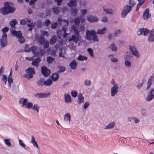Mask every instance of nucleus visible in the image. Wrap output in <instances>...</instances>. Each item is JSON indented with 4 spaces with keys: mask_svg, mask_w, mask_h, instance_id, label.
<instances>
[{
    "mask_svg": "<svg viewBox=\"0 0 154 154\" xmlns=\"http://www.w3.org/2000/svg\"><path fill=\"white\" fill-rule=\"evenodd\" d=\"M90 104V102L89 101H87L85 102L84 105L83 107L84 109H86L88 106Z\"/></svg>",
    "mask_w": 154,
    "mask_h": 154,
    "instance_id": "obj_58",
    "label": "nucleus"
},
{
    "mask_svg": "<svg viewBox=\"0 0 154 154\" xmlns=\"http://www.w3.org/2000/svg\"><path fill=\"white\" fill-rule=\"evenodd\" d=\"M80 38V36L79 35L74 34L70 38L68 41L69 42H71V41H72L74 42H75L76 43L78 42V41L80 40L79 39Z\"/></svg>",
    "mask_w": 154,
    "mask_h": 154,
    "instance_id": "obj_9",
    "label": "nucleus"
},
{
    "mask_svg": "<svg viewBox=\"0 0 154 154\" xmlns=\"http://www.w3.org/2000/svg\"><path fill=\"white\" fill-rule=\"evenodd\" d=\"M154 98V88L151 89L149 92L148 95L146 98V100L150 101Z\"/></svg>",
    "mask_w": 154,
    "mask_h": 154,
    "instance_id": "obj_7",
    "label": "nucleus"
},
{
    "mask_svg": "<svg viewBox=\"0 0 154 154\" xmlns=\"http://www.w3.org/2000/svg\"><path fill=\"white\" fill-rule=\"evenodd\" d=\"M87 51L88 52L90 55L91 57L93 56V52L92 49H91V48H88L87 49Z\"/></svg>",
    "mask_w": 154,
    "mask_h": 154,
    "instance_id": "obj_57",
    "label": "nucleus"
},
{
    "mask_svg": "<svg viewBox=\"0 0 154 154\" xmlns=\"http://www.w3.org/2000/svg\"><path fill=\"white\" fill-rule=\"evenodd\" d=\"M131 57L130 56L126 55L125 57V65L127 67H129L131 65V63L130 61H128V59Z\"/></svg>",
    "mask_w": 154,
    "mask_h": 154,
    "instance_id": "obj_18",
    "label": "nucleus"
},
{
    "mask_svg": "<svg viewBox=\"0 0 154 154\" xmlns=\"http://www.w3.org/2000/svg\"><path fill=\"white\" fill-rule=\"evenodd\" d=\"M116 124V123L115 122H112L109 124L105 128V129H110L112 128H113L114 127L115 125Z\"/></svg>",
    "mask_w": 154,
    "mask_h": 154,
    "instance_id": "obj_28",
    "label": "nucleus"
},
{
    "mask_svg": "<svg viewBox=\"0 0 154 154\" xmlns=\"http://www.w3.org/2000/svg\"><path fill=\"white\" fill-rule=\"evenodd\" d=\"M106 29V27H104L101 29H98L96 32L93 29H91V30L87 29L86 31L85 38L88 41H91L92 40L94 42H98L99 40L97 34H104L105 33Z\"/></svg>",
    "mask_w": 154,
    "mask_h": 154,
    "instance_id": "obj_1",
    "label": "nucleus"
},
{
    "mask_svg": "<svg viewBox=\"0 0 154 154\" xmlns=\"http://www.w3.org/2000/svg\"><path fill=\"white\" fill-rule=\"evenodd\" d=\"M71 94L73 97H75L77 96L78 93L76 91L72 90L71 91Z\"/></svg>",
    "mask_w": 154,
    "mask_h": 154,
    "instance_id": "obj_53",
    "label": "nucleus"
},
{
    "mask_svg": "<svg viewBox=\"0 0 154 154\" xmlns=\"http://www.w3.org/2000/svg\"><path fill=\"white\" fill-rule=\"evenodd\" d=\"M154 77L153 75H151L149 78L147 82V86L146 88V90H148L151 87L152 82L154 81Z\"/></svg>",
    "mask_w": 154,
    "mask_h": 154,
    "instance_id": "obj_13",
    "label": "nucleus"
},
{
    "mask_svg": "<svg viewBox=\"0 0 154 154\" xmlns=\"http://www.w3.org/2000/svg\"><path fill=\"white\" fill-rule=\"evenodd\" d=\"M151 14L149 13V8L145 9V20H147L150 18Z\"/></svg>",
    "mask_w": 154,
    "mask_h": 154,
    "instance_id": "obj_16",
    "label": "nucleus"
},
{
    "mask_svg": "<svg viewBox=\"0 0 154 154\" xmlns=\"http://www.w3.org/2000/svg\"><path fill=\"white\" fill-rule=\"evenodd\" d=\"M71 116L69 113H67L65 114L64 116V120L65 121L69 122L70 121Z\"/></svg>",
    "mask_w": 154,
    "mask_h": 154,
    "instance_id": "obj_38",
    "label": "nucleus"
},
{
    "mask_svg": "<svg viewBox=\"0 0 154 154\" xmlns=\"http://www.w3.org/2000/svg\"><path fill=\"white\" fill-rule=\"evenodd\" d=\"M66 28L65 27L63 26L62 27V29L60 31V30H58L57 33H58L59 34L60 32H61V31H62L64 33L63 37H65L67 35V33L66 32Z\"/></svg>",
    "mask_w": 154,
    "mask_h": 154,
    "instance_id": "obj_36",
    "label": "nucleus"
},
{
    "mask_svg": "<svg viewBox=\"0 0 154 154\" xmlns=\"http://www.w3.org/2000/svg\"><path fill=\"white\" fill-rule=\"evenodd\" d=\"M4 7L0 9V12L3 15H5L8 14L7 6L4 5Z\"/></svg>",
    "mask_w": 154,
    "mask_h": 154,
    "instance_id": "obj_22",
    "label": "nucleus"
},
{
    "mask_svg": "<svg viewBox=\"0 0 154 154\" xmlns=\"http://www.w3.org/2000/svg\"><path fill=\"white\" fill-rule=\"evenodd\" d=\"M10 139H4V141L5 144L8 146H10L11 145V143L10 142Z\"/></svg>",
    "mask_w": 154,
    "mask_h": 154,
    "instance_id": "obj_47",
    "label": "nucleus"
},
{
    "mask_svg": "<svg viewBox=\"0 0 154 154\" xmlns=\"http://www.w3.org/2000/svg\"><path fill=\"white\" fill-rule=\"evenodd\" d=\"M31 50L32 52L33 53L34 56L36 55V52H38L37 51V50L38 49V47L36 46H33L31 47Z\"/></svg>",
    "mask_w": 154,
    "mask_h": 154,
    "instance_id": "obj_39",
    "label": "nucleus"
},
{
    "mask_svg": "<svg viewBox=\"0 0 154 154\" xmlns=\"http://www.w3.org/2000/svg\"><path fill=\"white\" fill-rule=\"evenodd\" d=\"M109 48L111 49L112 51H117V48L115 44L114 43H112L111 44Z\"/></svg>",
    "mask_w": 154,
    "mask_h": 154,
    "instance_id": "obj_45",
    "label": "nucleus"
},
{
    "mask_svg": "<svg viewBox=\"0 0 154 154\" xmlns=\"http://www.w3.org/2000/svg\"><path fill=\"white\" fill-rule=\"evenodd\" d=\"M129 49L130 51L132 53V54L136 57H138L139 54L136 49V48L134 45H130L129 47Z\"/></svg>",
    "mask_w": 154,
    "mask_h": 154,
    "instance_id": "obj_5",
    "label": "nucleus"
},
{
    "mask_svg": "<svg viewBox=\"0 0 154 154\" xmlns=\"http://www.w3.org/2000/svg\"><path fill=\"white\" fill-rule=\"evenodd\" d=\"M59 70L58 71V73L63 72L65 70V67L64 66H60L59 67Z\"/></svg>",
    "mask_w": 154,
    "mask_h": 154,
    "instance_id": "obj_49",
    "label": "nucleus"
},
{
    "mask_svg": "<svg viewBox=\"0 0 154 154\" xmlns=\"http://www.w3.org/2000/svg\"><path fill=\"white\" fill-rule=\"evenodd\" d=\"M8 30V28L6 27H5L2 29V31L3 33V34H6L5 32H7Z\"/></svg>",
    "mask_w": 154,
    "mask_h": 154,
    "instance_id": "obj_62",
    "label": "nucleus"
},
{
    "mask_svg": "<svg viewBox=\"0 0 154 154\" xmlns=\"http://www.w3.org/2000/svg\"><path fill=\"white\" fill-rule=\"evenodd\" d=\"M139 2L138 3V5H137L136 11H137V10H138V9L141 6L142 4H143L144 3V1H141L140 2Z\"/></svg>",
    "mask_w": 154,
    "mask_h": 154,
    "instance_id": "obj_56",
    "label": "nucleus"
},
{
    "mask_svg": "<svg viewBox=\"0 0 154 154\" xmlns=\"http://www.w3.org/2000/svg\"><path fill=\"white\" fill-rule=\"evenodd\" d=\"M31 48L29 47V45H26L25 47V51L26 52H30L31 51Z\"/></svg>",
    "mask_w": 154,
    "mask_h": 154,
    "instance_id": "obj_55",
    "label": "nucleus"
},
{
    "mask_svg": "<svg viewBox=\"0 0 154 154\" xmlns=\"http://www.w3.org/2000/svg\"><path fill=\"white\" fill-rule=\"evenodd\" d=\"M31 20L27 18H25L21 20L20 21V24L21 25H26L27 23H31Z\"/></svg>",
    "mask_w": 154,
    "mask_h": 154,
    "instance_id": "obj_21",
    "label": "nucleus"
},
{
    "mask_svg": "<svg viewBox=\"0 0 154 154\" xmlns=\"http://www.w3.org/2000/svg\"><path fill=\"white\" fill-rule=\"evenodd\" d=\"M78 100L77 103L79 104L83 102L84 100V97L81 93L79 94L77 97Z\"/></svg>",
    "mask_w": 154,
    "mask_h": 154,
    "instance_id": "obj_20",
    "label": "nucleus"
},
{
    "mask_svg": "<svg viewBox=\"0 0 154 154\" xmlns=\"http://www.w3.org/2000/svg\"><path fill=\"white\" fill-rule=\"evenodd\" d=\"M45 50L40 49L39 52H36V55H35V56L41 57L45 54Z\"/></svg>",
    "mask_w": 154,
    "mask_h": 154,
    "instance_id": "obj_26",
    "label": "nucleus"
},
{
    "mask_svg": "<svg viewBox=\"0 0 154 154\" xmlns=\"http://www.w3.org/2000/svg\"><path fill=\"white\" fill-rule=\"evenodd\" d=\"M121 33V31L120 29H119L116 30L114 33V35L116 36H117L118 35Z\"/></svg>",
    "mask_w": 154,
    "mask_h": 154,
    "instance_id": "obj_64",
    "label": "nucleus"
},
{
    "mask_svg": "<svg viewBox=\"0 0 154 154\" xmlns=\"http://www.w3.org/2000/svg\"><path fill=\"white\" fill-rule=\"evenodd\" d=\"M132 8L128 5H126L124 6L122 8L121 16V17L125 18L128 13L131 10Z\"/></svg>",
    "mask_w": 154,
    "mask_h": 154,
    "instance_id": "obj_3",
    "label": "nucleus"
},
{
    "mask_svg": "<svg viewBox=\"0 0 154 154\" xmlns=\"http://www.w3.org/2000/svg\"><path fill=\"white\" fill-rule=\"evenodd\" d=\"M51 78L52 81H56L59 78V75L57 73H53L51 75Z\"/></svg>",
    "mask_w": 154,
    "mask_h": 154,
    "instance_id": "obj_27",
    "label": "nucleus"
},
{
    "mask_svg": "<svg viewBox=\"0 0 154 154\" xmlns=\"http://www.w3.org/2000/svg\"><path fill=\"white\" fill-rule=\"evenodd\" d=\"M50 95V93H37L35 95V97L37 98H44L48 97Z\"/></svg>",
    "mask_w": 154,
    "mask_h": 154,
    "instance_id": "obj_11",
    "label": "nucleus"
},
{
    "mask_svg": "<svg viewBox=\"0 0 154 154\" xmlns=\"http://www.w3.org/2000/svg\"><path fill=\"white\" fill-rule=\"evenodd\" d=\"M7 34H3L2 36V38L0 41V45L2 48L5 47L7 45Z\"/></svg>",
    "mask_w": 154,
    "mask_h": 154,
    "instance_id": "obj_4",
    "label": "nucleus"
},
{
    "mask_svg": "<svg viewBox=\"0 0 154 154\" xmlns=\"http://www.w3.org/2000/svg\"><path fill=\"white\" fill-rule=\"evenodd\" d=\"M87 19L88 21L91 23L97 22L98 20V18L96 17L93 15L88 16Z\"/></svg>",
    "mask_w": 154,
    "mask_h": 154,
    "instance_id": "obj_12",
    "label": "nucleus"
},
{
    "mask_svg": "<svg viewBox=\"0 0 154 154\" xmlns=\"http://www.w3.org/2000/svg\"><path fill=\"white\" fill-rule=\"evenodd\" d=\"M52 11L54 13L57 14L60 12V8L59 7H54L53 8Z\"/></svg>",
    "mask_w": 154,
    "mask_h": 154,
    "instance_id": "obj_40",
    "label": "nucleus"
},
{
    "mask_svg": "<svg viewBox=\"0 0 154 154\" xmlns=\"http://www.w3.org/2000/svg\"><path fill=\"white\" fill-rule=\"evenodd\" d=\"M33 106V103L32 102H28L26 104L25 106V107L26 108H27L28 109H31L32 108Z\"/></svg>",
    "mask_w": 154,
    "mask_h": 154,
    "instance_id": "obj_42",
    "label": "nucleus"
},
{
    "mask_svg": "<svg viewBox=\"0 0 154 154\" xmlns=\"http://www.w3.org/2000/svg\"><path fill=\"white\" fill-rule=\"evenodd\" d=\"M110 95L112 97L116 95L119 91V86H112L110 89Z\"/></svg>",
    "mask_w": 154,
    "mask_h": 154,
    "instance_id": "obj_6",
    "label": "nucleus"
},
{
    "mask_svg": "<svg viewBox=\"0 0 154 154\" xmlns=\"http://www.w3.org/2000/svg\"><path fill=\"white\" fill-rule=\"evenodd\" d=\"M143 33V35H144V29L143 28H139L137 32V34L138 35H140Z\"/></svg>",
    "mask_w": 154,
    "mask_h": 154,
    "instance_id": "obj_43",
    "label": "nucleus"
},
{
    "mask_svg": "<svg viewBox=\"0 0 154 154\" xmlns=\"http://www.w3.org/2000/svg\"><path fill=\"white\" fill-rule=\"evenodd\" d=\"M52 80L50 79H48L45 81H44L43 84L46 86H49L52 83Z\"/></svg>",
    "mask_w": 154,
    "mask_h": 154,
    "instance_id": "obj_30",
    "label": "nucleus"
},
{
    "mask_svg": "<svg viewBox=\"0 0 154 154\" xmlns=\"http://www.w3.org/2000/svg\"><path fill=\"white\" fill-rule=\"evenodd\" d=\"M64 100L65 101L66 103H69L71 102V99L70 96L68 94H64Z\"/></svg>",
    "mask_w": 154,
    "mask_h": 154,
    "instance_id": "obj_23",
    "label": "nucleus"
},
{
    "mask_svg": "<svg viewBox=\"0 0 154 154\" xmlns=\"http://www.w3.org/2000/svg\"><path fill=\"white\" fill-rule=\"evenodd\" d=\"M28 99L26 98L23 99V98H22L19 101V103H22V106L23 107L26 105V103L28 102Z\"/></svg>",
    "mask_w": 154,
    "mask_h": 154,
    "instance_id": "obj_34",
    "label": "nucleus"
},
{
    "mask_svg": "<svg viewBox=\"0 0 154 154\" xmlns=\"http://www.w3.org/2000/svg\"><path fill=\"white\" fill-rule=\"evenodd\" d=\"M55 60V58L51 57V56H49L47 57V62L49 64L51 63L53 61Z\"/></svg>",
    "mask_w": 154,
    "mask_h": 154,
    "instance_id": "obj_44",
    "label": "nucleus"
},
{
    "mask_svg": "<svg viewBox=\"0 0 154 154\" xmlns=\"http://www.w3.org/2000/svg\"><path fill=\"white\" fill-rule=\"evenodd\" d=\"M74 22L75 25H78L80 22V19L78 17H75L74 20Z\"/></svg>",
    "mask_w": 154,
    "mask_h": 154,
    "instance_id": "obj_46",
    "label": "nucleus"
},
{
    "mask_svg": "<svg viewBox=\"0 0 154 154\" xmlns=\"http://www.w3.org/2000/svg\"><path fill=\"white\" fill-rule=\"evenodd\" d=\"M38 41L40 44L42 45L44 44L45 41V39L43 36H40L38 39Z\"/></svg>",
    "mask_w": 154,
    "mask_h": 154,
    "instance_id": "obj_41",
    "label": "nucleus"
},
{
    "mask_svg": "<svg viewBox=\"0 0 154 154\" xmlns=\"http://www.w3.org/2000/svg\"><path fill=\"white\" fill-rule=\"evenodd\" d=\"M84 83L86 86H90L91 84V82L89 80L86 79L85 80Z\"/></svg>",
    "mask_w": 154,
    "mask_h": 154,
    "instance_id": "obj_50",
    "label": "nucleus"
},
{
    "mask_svg": "<svg viewBox=\"0 0 154 154\" xmlns=\"http://www.w3.org/2000/svg\"><path fill=\"white\" fill-rule=\"evenodd\" d=\"M11 33L13 36H16L17 38H19L22 35V33L20 31H17L14 30L11 31Z\"/></svg>",
    "mask_w": 154,
    "mask_h": 154,
    "instance_id": "obj_17",
    "label": "nucleus"
},
{
    "mask_svg": "<svg viewBox=\"0 0 154 154\" xmlns=\"http://www.w3.org/2000/svg\"><path fill=\"white\" fill-rule=\"evenodd\" d=\"M148 40L150 42H152L154 41V35L152 32H150L149 35Z\"/></svg>",
    "mask_w": 154,
    "mask_h": 154,
    "instance_id": "obj_32",
    "label": "nucleus"
},
{
    "mask_svg": "<svg viewBox=\"0 0 154 154\" xmlns=\"http://www.w3.org/2000/svg\"><path fill=\"white\" fill-rule=\"evenodd\" d=\"M30 143L32 144L34 146L36 147L37 148H38V147L37 143L35 141L33 135L31 136V140Z\"/></svg>",
    "mask_w": 154,
    "mask_h": 154,
    "instance_id": "obj_29",
    "label": "nucleus"
},
{
    "mask_svg": "<svg viewBox=\"0 0 154 154\" xmlns=\"http://www.w3.org/2000/svg\"><path fill=\"white\" fill-rule=\"evenodd\" d=\"M77 65L78 63L75 60H73L69 64V66L70 68L73 70H75L76 69Z\"/></svg>",
    "mask_w": 154,
    "mask_h": 154,
    "instance_id": "obj_14",
    "label": "nucleus"
},
{
    "mask_svg": "<svg viewBox=\"0 0 154 154\" xmlns=\"http://www.w3.org/2000/svg\"><path fill=\"white\" fill-rule=\"evenodd\" d=\"M17 24V22L15 19H12L9 23V24L11 26L12 28H13Z\"/></svg>",
    "mask_w": 154,
    "mask_h": 154,
    "instance_id": "obj_31",
    "label": "nucleus"
},
{
    "mask_svg": "<svg viewBox=\"0 0 154 154\" xmlns=\"http://www.w3.org/2000/svg\"><path fill=\"white\" fill-rule=\"evenodd\" d=\"M128 3L130 5L129 6L131 8L134 6L135 4L134 0H129Z\"/></svg>",
    "mask_w": 154,
    "mask_h": 154,
    "instance_id": "obj_52",
    "label": "nucleus"
},
{
    "mask_svg": "<svg viewBox=\"0 0 154 154\" xmlns=\"http://www.w3.org/2000/svg\"><path fill=\"white\" fill-rule=\"evenodd\" d=\"M71 29L72 30L76 35H79V32L78 30V26L75 25H72L71 27Z\"/></svg>",
    "mask_w": 154,
    "mask_h": 154,
    "instance_id": "obj_24",
    "label": "nucleus"
},
{
    "mask_svg": "<svg viewBox=\"0 0 154 154\" xmlns=\"http://www.w3.org/2000/svg\"><path fill=\"white\" fill-rule=\"evenodd\" d=\"M88 57L85 56H83L80 54H79L77 58V59L81 61H83L85 60H87Z\"/></svg>",
    "mask_w": 154,
    "mask_h": 154,
    "instance_id": "obj_33",
    "label": "nucleus"
},
{
    "mask_svg": "<svg viewBox=\"0 0 154 154\" xmlns=\"http://www.w3.org/2000/svg\"><path fill=\"white\" fill-rule=\"evenodd\" d=\"M44 79H41L39 80L38 81H37V83L38 85L39 86H43L44 85L43 84V82H44Z\"/></svg>",
    "mask_w": 154,
    "mask_h": 154,
    "instance_id": "obj_51",
    "label": "nucleus"
},
{
    "mask_svg": "<svg viewBox=\"0 0 154 154\" xmlns=\"http://www.w3.org/2000/svg\"><path fill=\"white\" fill-rule=\"evenodd\" d=\"M32 109L36 110V112L38 113L39 112V107L37 104H34L32 108Z\"/></svg>",
    "mask_w": 154,
    "mask_h": 154,
    "instance_id": "obj_48",
    "label": "nucleus"
},
{
    "mask_svg": "<svg viewBox=\"0 0 154 154\" xmlns=\"http://www.w3.org/2000/svg\"><path fill=\"white\" fill-rule=\"evenodd\" d=\"M49 46V42L47 41H46L43 47L45 48H48Z\"/></svg>",
    "mask_w": 154,
    "mask_h": 154,
    "instance_id": "obj_63",
    "label": "nucleus"
},
{
    "mask_svg": "<svg viewBox=\"0 0 154 154\" xmlns=\"http://www.w3.org/2000/svg\"><path fill=\"white\" fill-rule=\"evenodd\" d=\"M18 38L19 39L18 41L20 43H23L25 42V39L22 36V35Z\"/></svg>",
    "mask_w": 154,
    "mask_h": 154,
    "instance_id": "obj_54",
    "label": "nucleus"
},
{
    "mask_svg": "<svg viewBox=\"0 0 154 154\" xmlns=\"http://www.w3.org/2000/svg\"><path fill=\"white\" fill-rule=\"evenodd\" d=\"M133 121L135 124L138 123L140 122L139 119L136 117H133Z\"/></svg>",
    "mask_w": 154,
    "mask_h": 154,
    "instance_id": "obj_59",
    "label": "nucleus"
},
{
    "mask_svg": "<svg viewBox=\"0 0 154 154\" xmlns=\"http://www.w3.org/2000/svg\"><path fill=\"white\" fill-rule=\"evenodd\" d=\"M4 5H7L8 13L14 12L16 10V8L10 5L9 3L5 2L4 3Z\"/></svg>",
    "mask_w": 154,
    "mask_h": 154,
    "instance_id": "obj_10",
    "label": "nucleus"
},
{
    "mask_svg": "<svg viewBox=\"0 0 154 154\" xmlns=\"http://www.w3.org/2000/svg\"><path fill=\"white\" fill-rule=\"evenodd\" d=\"M41 59L39 57L36 58L32 61V64L35 66L38 67L39 65V63L41 61Z\"/></svg>",
    "mask_w": 154,
    "mask_h": 154,
    "instance_id": "obj_19",
    "label": "nucleus"
},
{
    "mask_svg": "<svg viewBox=\"0 0 154 154\" xmlns=\"http://www.w3.org/2000/svg\"><path fill=\"white\" fill-rule=\"evenodd\" d=\"M77 0H71L67 3V5L71 8H73L74 6L76 7L77 5Z\"/></svg>",
    "mask_w": 154,
    "mask_h": 154,
    "instance_id": "obj_15",
    "label": "nucleus"
},
{
    "mask_svg": "<svg viewBox=\"0 0 154 154\" xmlns=\"http://www.w3.org/2000/svg\"><path fill=\"white\" fill-rule=\"evenodd\" d=\"M103 9L104 11L108 14H112L114 13V11L111 9L108 8H104Z\"/></svg>",
    "mask_w": 154,
    "mask_h": 154,
    "instance_id": "obj_37",
    "label": "nucleus"
},
{
    "mask_svg": "<svg viewBox=\"0 0 154 154\" xmlns=\"http://www.w3.org/2000/svg\"><path fill=\"white\" fill-rule=\"evenodd\" d=\"M57 25V22H55L52 24L51 27L52 29H54L56 28Z\"/></svg>",
    "mask_w": 154,
    "mask_h": 154,
    "instance_id": "obj_60",
    "label": "nucleus"
},
{
    "mask_svg": "<svg viewBox=\"0 0 154 154\" xmlns=\"http://www.w3.org/2000/svg\"><path fill=\"white\" fill-rule=\"evenodd\" d=\"M26 74L24 75L23 76L28 79H30L33 77V75L35 74V71L34 68L29 67L25 71Z\"/></svg>",
    "mask_w": 154,
    "mask_h": 154,
    "instance_id": "obj_2",
    "label": "nucleus"
},
{
    "mask_svg": "<svg viewBox=\"0 0 154 154\" xmlns=\"http://www.w3.org/2000/svg\"><path fill=\"white\" fill-rule=\"evenodd\" d=\"M57 40V37L56 36H54L51 38L50 41V43L51 45L54 44L56 42Z\"/></svg>",
    "mask_w": 154,
    "mask_h": 154,
    "instance_id": "obj_35",
    "label": "nucleus"
},
{
    "mask_svg": "<svg viewBox=\"0 0 154 154\" xmlns=\"http://www.w3.org/2000/svg\"><path fill=\"white\" fill-rule=\"evenodd\" d=\"M42 73L45 77H47L49 76L51 73V71L48 69L47 67L45 66H42L41 69Z\"/></svg>",
    "mask_w": 154,
    "mask_h": 154,
    "instance_id": "obj_8",
    "label": "nucleus"
},
{
    "mask_svg": "<svg viewBox=\"0 0 154 154\" xmlns=\"http://www.w3.org/2000/svg\"><path fill=\"white\" fill-rule=\"evenodd\" d=\"M2 80L5 83V84L6 85L7 81V77L6 75H3Z\"/></svg>",
    "mask_w": 154,
    "mask_h": 154,
    "instance_id": "obj_61",
    "label": "nucleus"
},
{
    "mask_svg": "<svg viewBox=\"0 0 154 154\" xmlns=\"http://www.w3.org/2000/svg\"><path fill=\"white\" fill-rule=\"evenodd\" d=\"M70 11L72 15L74 17L75 16L77 13L78 9L75 7H74L70 8Z\"/></svg>",
    "mask_w": 154,
    "mask_h": 154,
    "instance_id": "obj_25",
    "label": "nucleus"
}]
</instances>
